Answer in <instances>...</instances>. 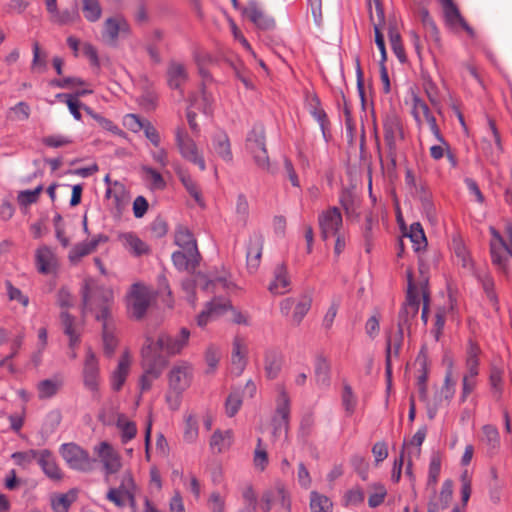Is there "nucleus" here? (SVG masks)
I'll use <instances>...</instances> for the list:
<instances>
[{"instance_id": "obj_1", "label": "nucleus", "mask_w": 512, "mask_h": 512, "mask_svg": "<svg viewBox=\"0 0 512 512\" xmlns=\"http://www.w3.org/2000/svg\"><path fill=\"white\" fill-rule=\"evenodd\" d=\"M82 315L90 312L96 320H105L112 317L111 309L114 303L113 290L99 284L92 278L84 281L81 287Z\"/></svg>"}, {"instance_id": "obj_2", "label": "nucleus", "mask_w": 512, "mask_h": 512, "mask_svg": "<svg viewBox=\"0 0 512 512\" xmlns=\"http://www.w3.org/2000/svg\"><path fill=\"white\" fill-rule=\"evenodd\" d=\"M190 331L183 327L176 337L161 333L155 341L151 336L145 337L143 346H149L156 355L168 357L176 355L188 344Z\"/></svg>"}, {"instance_id": "obj_3", "label": "nucleus", "mask_w": 512, "mask_h": 512, "mask_svg": "<svg viewBox=\"0 0 512 512\" xmlns=\"http://www.w3.org/2000/svg\"><path fill=\"white\" fill-rule=\"evenodd\" d=\"M492 238L490 240V254L494 266L505 275H508L509 264L512 259V226L507 227L509 243H507L501 234L490 227Z\"/></svg>"}, {"instance_id": "obj_4", "label": "nucleus", "mask_w": 512, "mask_h": 512, "mask_svg": "<svg viewBox=\"0 0 512 512\" xmlns=\"http://www.w3.org/2000/svg\"><path fill=\"white\" fill-rule=\"evenodd\" d=\"M59 453L66 465L75 471L91 472L97 466V459L92 457L87 450L74 442L64 443L59 448Z\"/></svg>"}, {"instance_id": "obj_5", "label": "nucleus", "mask_w": 512, "mask_h": 512, "mask_svg": "<svg viewBox=\"0 0 512 512\" xmlns=\"http://www.w3.org/2000/svg\"><path fill=\"white\" fill-rule=\"evenodd\" d=\"M141 358L144 373L140 378V388L144 392L151 388L153 381L161 375L168 361L165 356H158L152 352L149 346L142 347Z\"/></svg>"}, {"instance_id": "obj_6", "label": "nucleus", "mask_w": 512, "mask_h": 512, "mask_svg": "<svg viewBox=\"0 0 512 512\" xmlns=\"http://www.w3.org/2000/svg\"><path fill=\"white\" fill-rule=\"evenodd\" d=\"M246 148L253 155L256 165L261 169L269 168L266 149L265 130L262 124H255L247 135Z\"/></svg>"}, {"instance_id": "obj_7", "label": "nucleus", "mask_w": 512, "mask_h": 512, "mask_svg": "<svg viewBox=\"0 0 512 512\" xmlns=\"http://www.w3.org/2000/svg\"><path fill=\"white\" fill-rule=\"evenodd\" d=\"M152 300V292L146 286L135 283L127 296V307L131 316L137 320L143 318Z\"/></svg>"}, {"instance_id": "obj_8", "label": "nucleus", "mask_w": 512, "mask_h": 512, "mask_svg": "<svg viewBox=\"0 0 512 512\" xmlns=\"http://www.w3.org/2000/svg\"><path fill=\"white\" fill-rule=\"evenodd\" d=\"M407 280L408 287L406 301L402 305L398 315V327L402 329H408L410 327L411 320L418 314L420 305L417 288L414 284L413 276L410 271L407 273Z\"/></svg>"}, {"instance_id": "obj_9", "label": "nucleus", "mask_w": 512, "mask_h": 512, "mask_svg": "<svg viewBox=\"0 0 512 512\" xmlns=\"http://www.w3.org/2000/svg\"><path fill=\"white\" fill-rule=\"evenodd\" d=\"M278 392L276 409L272 418L273 435L275 437H280L282 434L287 435L290 420L289 396L283 387H279Z\"/></svg>"}, {"instance_id": "obj_10", "label": "nucleus", "mask_w": 512, "mask_h": 512, "mask_svg": "<svg viewBox=\"0 0 512 512\" xmlns=\"http://www.w3.org/2000/svg\"><path fill=\"white\" fill-rule=\"evenodd\" d=\"M175 140L182 157L197 165L200 170L204 171L206 169L204 158L199 155L195 141L187 134L183 127H178L176 129Z\"/></svg>"}, {"instance_id": "obj_11", "label": "nucleus", "mask_w": 512, "mask_h": 512, "mask_svg": "<svg viewBox=\"0 0 512 512\" xmlns=\"http://www.w3.org/2000/svg\"><path fill=\"white\" fill-rule=\"evenodd\" d=\"M93 451L97 455V463L100 462L102 464L106 476L115 474L121 469V457L108 442H100L94 446Z\"/></svg>"}, {"instance_id": "obj_12", "label": "nucleus", "mask_w": 512, "mask_h": 512, "mask_svg": "<svg viewBox=\"0 0 512 512\" xmlns=\"http://www.w3.org/2000/svg\"><path fill=\"white\" fill-rule=\"evenodd\" d=\"M82 377L84 387L92 393L93 398H98L100 369L98 360L90 348L86 352Z\"/></svg>"}, {"instance_id": "obj_13", "label": "nucleus", "mask_w": 512, "mask_h": 512, "mask_svg": "<svg viewBox=\"0 0 512 512\" xmlns=\"http://www.w3.org/2000/svg\"><path fill=\"white\" fill-rule=\"evenodd\" d=\"M318 223L324 240L332 235H337L343 224L340 210L337 207H330L322 211L318 216Z\"/></svg>"}, {"instance_id": "obj_14", "label": "nucleus", "mask_w": 512, "mask_h": 512, "mask_svg": "<svg viewBox=\"0 0 512 512\" xmlns=\"http://www.w3.org/2000/svg\"><path fill=\"white\" fill-rule=\"evenodd\" d=\"M106 497L117 507L122 508L129 505L133 510L136 509V485L134 482H121L118 488H111Z\"/></svg>"}, {"instance_id": "obj_15", "label": "nucleus", "mask_w": 512, "mask_h": 512, "mask_svg": "<svg viewBox=\"0 0 512 512\" xmlns=\"http://www.w3.org/2000/svg\"><path fill=\"white\" fill-rule=\"evenodd\" d=\"M131 32L130 25L121 16L107 18L103 25L102 37L105 43L115 46L120 34L128 35Z\"/></svg>"}, {"instance_id": "obj_16", "label": "nucleus", "mask_w": 512, "mask_h": 512, "mask_svg": "<svg viewBox=\"0 0 512 512\" xmlns=\"http://www.w3.org/2000/svg\"><path fill=\"white\" fill-rule=\"evenodd\" d=\"M404 340V329L397 327L395 332H391L386 338V357L385 373L390 382L392 376V358H398Z\"/></svg>"}, {"instance_id": "obj_17", "label": "nucleus", "mask_w": 512, "mask_h": 512, "mask_svg": "<svg viewBox=\"0 0 512 512\" xmlns=\"http://www.w3.org/2000/svg\"><path fill=\"white\" fill-rule=\"evenodd\" d=\"M191 379L192 368L185 362L174 365L169 372V386L177 395L190 386Z\"/></svg>"}, {"instance_id": "obj_18", "label": "nucleus", "mask_w": 512, "mask_h": 512, "mask_svg": "<svg viewBox=\"0 0 512 512\" xmlns=\"http://www.w3.org/2000/svg\"><path fill=\"white\" fill-rule=\"evenodd\" d=\"M248 346L245 339L241 336H235L232 342L231 351V369L239 376L243 373L247 365Z\"/></svg>"}, {"instance_id": "obj_19", "label": "nucleus", "mask_w": 512, "mask_h": 512, "mask_svg": "<svg viewBox=\"0 0 512 512\" xmlns=\"http://www.w3.org/2000/svg\"><path fill=\"white\" fill-rule=\"evenodd\" d=\"M242 13L259 29L271 30L275 27V20L267 15L255 1H250L243 8Z\"/></svg>"}, {"instance_id": "obj_20", "label": "nucleus", "mask_w": 512, "mask_h": 512, "mask_svg": "<svg viewBox=\"0 0 512 512\" xmlns=\"http://www.w3.org/2000/svg\"><path fill=\"white\" fill-rule=\"evenodd\" d=\"M201 256L199 251L192 252L180 249L172 254V262L179 271L193 272L199 265Z\"/></svg>"}, {"instance_id": "obj_21", "label": "nucleus", "mask_w": 512, "mask_h": 512, "mask_svg": "<svg viewBox=\"0 0 512 512\" xmlns=\"http://www.w3.org/2000/svg\"><path fill=\"white\" fill-rule=\"evenodd\" d=\"M263 244L264 238L261 234L254 233L250 236L246 253L247 268L250 272H255L260 265Z\"/></svg>"}, {"instance_id": "obj_22", "label": "nucleus", "mask_w": 512, "mask_h": 512, "mask_svg": "<svg viewBox=\"0 0 512 512\" xmlns=\"http://www.w3.org/2000/svg\"><path fill=\"white\" fill-rule=\"evenodd\" d=\"M426 433H427V428L425 426L419 428L418 431L412 437V439L410 441V444L408 446H404V449L401 452L399 460H395V463H394V468H393V471H392V479L393 480H399L400 477H401V469H402V466H403V463H404V460H405V451H406V449L409 450V449H411L412 446H414V448H413L414 451L413 452L416 455H419V453H420V446L422 445L423 441L425 440Z\"/></svg>"}, {"instance_id": "obj_23", "label": "nucleus", "mask_w": 512, "mask_h": 512, "mask_svg": "<svg viewBox=\"0 0 512 512\" xmlns=\"http://www.w3.org/2000/svg\"><path fill=\"white\" fill-rule=\"evenodd\" d=\"M485 146L483 149L488 153L491 157V161H494L498 158L500 153L502 152L501 138L497 131L496 125L493 120H488V128L487 133L484 137Z\"/></svg>"}, {"instance_id": "obj_24", "label": "nucleus", "mask_w": 512, "mask_h": 512, "mask_svg": "<svg viewBox=\"0 0 512 512\" xmlns=\"http://www.w3.org/2000/svg\"><path fill=\"white\" fill-rule=\"evenodd\" d=\"M107 240L108 238L106 236L99 234L91 240L75 245L69 252V260L72 263H77L81 258L95 251L99 243L106 242Z\"/></svg>"}, {"instance_id": "obj_25", "label": "nucleus", "mask_w": 512, "mask_h": 512, "mask_svg": "<svg viewBox=\"0 0 512 512\" xmlns=\"http://www.w3.org/2000/svg\"><path fill=\"white\" fill-rule=\"evenodd\" d=\"M98 321L102 323V339L104 351L110 357L113 355L118 345V339L115 334V322L112 317Z\"/></svg>"}, {"instance_id": "obj_26", "label": "nucleus", "mask_w": 512, "mask_h": 512, "mask_svg": "<svg viewBox=\"0 0 512 512\" xmlns=\"http://www.w3.org/2000/svg\"><path fill=\"white\" fill-rule=\"evenodd\" d=\"M290 278L284 264H279L274 269V278L268 286V290L275 295H282L289 290Z\"/></svg>"}, {"instance_id": "obj_27", "label": "nucleus", "mask_w": 512, "mask_h": 512, "mask_svg": "<svg viewBox=\"0 0 512 512\" xmlns=\"http://www.w3.org/2000/svg\"><path fill=\"white\" fill-rule=\"evenodd\" d=\"M212 148L214 153L225 162H232L233 154L228 135L219 131L212 138Z\"/></svg>"}, {"instance_id": "obj_28", "label": "nucleus", "mask_w": 512, "mask_h": 512, "mask_svg": "<svg viewBox=\"0 0 512 512\" xmlns=\"http://www.w3.org/2000/svg\"><path fill=\"white\" fill-rule=\"evenodd\" d=\"M78 497V490L73 488L66 493H52L50 495V504L54 512H68L72 503Z\"/></svg>"}, {"instance_id": "obj_29", "label": "nucleus", "mask_w": 512, "mask_h": 512, "mask_svg": "<svg viewBox=\"0 0 512 512\" xmlns=\"http://www.w3.org/2000/svg\"><path fill=\"white\" fill-rule=\"evenodd\" d=\"M130 356L127 352H125L119 362L117 368L114 370L111 376V387L114 391L121 390L122 386L124 385L126 378L129 374L130 370Z\"/></svg>"}, {"instance_id": "obj_30", "label": "nucleus", "mask_w": 512, "mask_h": 512, "mask_svg": "<svg viewBox=\"0 0 512 512\" xmlns=\"http://www.w3.org/2000/svg\"><path fill=\"white\" fill-rule=\"evenodd\" d=\"M188 79V73L183 64L171 61L167 68V82L170 88L179 90Z\"/></svg>"}, {"instance_id": "obj_31", "label": "nucleus", "mask_w": 512, "mask_h": 512, "mask_svg": "<svg viewBox=\"0 0 512 512\" xmlns=\"http://www.w3.org/2000/svg\"><path fill=\"white\" fill-rule=\"evenodd\" d=\"M60 320L63 332L69 338V348H76L80 343V332L76 327L75 318L67 311H62L60 314Z\"/></svg>"}, {"instance_id": "obj_32", "label": "nucleus", "mask_w": 512, "mask_h": 512, "mask_svg": "<svg viewBox=\"0 0 512 512\" xmlns=\"http://www.w3.org/2000/svg\"><path fill=\"white\" fill-rule=\"evenodd\" d=\"M282 368V355L276 349H268L264 356V370L268 379H275Z\"/></svg>"}, {"instance_id": "obj_33", "label": "nucleus", "mask_w": 512, "mask_h": 512, "mask_svg": "<svg viewBox=\"0 0 512 512\" xmlns=\"http://www.w3.org/2000/svg\"><path fill=\"white\" fill-rule=\"evenodd\" d=\"M37 463L42 468L43 472L47 477L56 480L62 478L61 469L58 467L50 451H40Z\"/></svg>"}, {"instance_id": "obj_34", "label": "nucleus", "mask_w": 512, "mask_h": 512, "mask_svg": "<svg viewBox=\"0 0 512 512\" xmlns=\"http://www.w3.org/2000/svg\"><path fill=\"white\" fill-rule=\"evenodd\" d=\"M106 197L112 200L114 206L121 210L128 203V194L125 186L115 181L111 186H109L106 190Z\"/></svg>"}, {"instance_id": "obj_35", "label": "nucleus", "mask_w": 512, "mask_h": 512, "mask_svg": "<svg viewBox=\"0 0 512 512\" xmlns=\"http://www.w3.org/2000/svg\"><path fill=\"white\" fill-rule=\"evenodd\" d=\"M63 386V380L57 376L51 379H45L37 384L38 397L40 399H48L55 396Z\"/></svg>"}, {"instance_id": "obj_36", "label": "nucleus", "mask_w": 512, "mask_h": 512, "mask_svg": "<svg viewBox=\"0 0 512 512\" xmlns=\"http://www.w3.org/2000/svg\"><path fill=\"white\" fill-rule=\"evenodd\" d=\"M314 374L319 386L328 387L330 385V364L322 355L316 357Z\"/></svg>"}, {"instance_id": "obj_37", "label": "nucleus", "mask_w": 512, "mask_h": 512, "mask_svg": "<svg viewBox=\"0 0 512 512\" xmlns=\"http://www.w3.org/2000/svg\"><path fill=\"white\" fill-rule=\"evenodd\" d=\"M384 138L390 150L396 146V138L402 135L401 126L395 117H389L384 121Z\"/></svg>"}, {"instance_id": "obj_38", "label": "nucleus", "mask_w": 512, "mask_h": 512, "mask_svg": "<svg viewBox=\"0 0 512 512\" xmlns=\"http://www.w3.org/2000/svg\"><path fill=\"white\" fill-rule=\"evenodd\" d=\"M312 305V297L309 294L300 295L295 302L294 311L292 313V321L299 325L309 312Z\"/></svg>"}, {"instance_id": "obj_39", "label": "nucleus", "mask_w": 512, "mask_h": 512, "mask_svg": "<svg viewBox=\"0 0 512 512\" xmlns=\"http://www.w3.org/2000/svg\"><path fill=\"white\" fill-rule=\"evenodd\" d=\"M175 244L179 246L180 249H188L194 253L198 251L193 234L183 226H179L175 231Z\"/></svg>"}, {"instance_id": "obj_40", "label": "nucleus", "mask_w": 512, "mask_h": 512, "mask_svg": "<svg viewBox=\"0 0 512 512\" xmlns=\"http://www.w3.org/2000/svg\"><path fill=\"white\" fill-rule=\"evenodd\" d=\"M482 441L487 446L489 454L493 455L500 447V435L498 429L493 425H485L482 428Z\"/></svg>"}, {"instance_id": "obj_41", "label": "nucleus", "mask_w": 512, "mask_h": 512, "mask_svg": "<svg viewBox=\"0 0 512 512\" xmlns=\"http://www.w3.org/2000/svg\"><path fill=\"white\" fill-rule=\"evenodd\" d=\"M232 444V431L216 430L210 440V447L213 451L218 453L224 452Z\"/></svg>"}, {"instance_id": "obj_42", "label": "nucleus", "mask_w": 512, "mask_h": 512, "mask_svg": "<svg viewBox=\"0 0 512 512\" xmlns=\"http://www.w3.org/2000/svg\"><path fill=\"white\" fill-rule=\"evenodd\" d=\"M479 353H480V348L478 347V345H476L473 342H470L468 350H467V358H466L467 373L465 375L477 377V375L479 373V371H478Z\"/></svg>"}, {"instance_id": "obj_43", "label": "nucleus", "mask_w": 512, "mask_h": 512, "mask_svg": "<svg viewBox=\"0 0 512 512\" xmlns=\"http://www.w3.org/2000/svg\"><path fill=\"white\" fill-rule=\"evenodd\" d=\"M54 256L52 251L44 246L37 250L36 253V262L38 266V270L41 273L47 274L51 271L53 266Z\"/></svg>"}, {"instance_id": "obj_44", "label": "nucleus", "mask_w": 512, "mask_h": 512, "mask_svg": "<svg viewBox=\"0 0 512 512\" xmlns=\"http://www.w3.org/2000/svg\"><path fill=\"white\" fill-rule=\"evenodd\" d=\"M440 3L443 8L445 21L448 25L455 26L462 21L463 17L453 0H440Z\"/></svg>"}, {"instance_id": "obj_45", "label": "nucleus", "mask_w": 512, "mask_h": 512, "mask_svg": "<svg viewBox=\"0 0 512 512\" xmlns=\"http://www.w3.org/2000/svg\"><path fill=\"white\" fill-rule=\"evenodd\" d=\"M116 425L120 430L121 440L123 443H127L136 436V424L133 421L128 420L124 415L118 416Z\"/></svg>"}, {"instance_id": "obj_46", "label": "nucleus", "mask_w": 512, "mask_h": 512, "mask_svg": "<svg viewBox=\"0 0 512 512\" xmlns=\"http://www.w3.org/2000/svg\"><path fill=\"white\" fill-rule=\"evenodd\" d=\"M369 18L374 27V30L381 28L385 25V14L380 0H372L371 6H368Z\"/></svg>"}, {"instance_id": "obj_47", "label": "nucleus", "mask_w": 512, "mask_h": 512, "mask_svg": "<svg viewBox=\"0 0 512 512\" xmlns=\"http://www.w3.org/2000/svg\"><path fill=\"white\" fill-rule=\"evenodd\" d=\"M82 12L89 22H96L101 18L102 7L98 0H81Z\"/></svg>"}, {"instance_id": "obj_48", "label": "nucleus", "mask_w": 512, "mask_h": 512, "mask_svg": "<svg viewBox=\"0 0 512 512\" xmlns=\"http://www.w3.org/2000/svg\"><path fill=\"white\" fill-rule=\"evenodd\" d=\"M176 172L181 183L186 188L188 193L195 199L196 202L201 203V192L197 183L192 179V177L187 172L181 169H177Z\"/></svg>"}, {"instance_id": "obj_49", "label": "nucleus", "mask_w": 512, "mask_h": 512, "mask_svg": "<svg viewBox=\"0 0 512 512\" xmlns=\"http://www.w3.org/2000/svg\"><path fill=\"white\" fill-rule=\"evenodd\" d=\"M455 385V381L452 380V369L450 367L446 372L444 384L441 388V391L439 395L435 396V399L439 401V403H442L443 400L447 402L450 401L455 393Z\"/></svg>"}, {"instance_id": "obj_50", "label": "nucleus", "mask_w": 512, "mask_h": 512, "mask_svg": "<svg viewBox=\"0 0 512 512\" xmlns=\"http://www.w3.org/2000/svg\"><path fill=\"white\" fill-rule=\"evenodd\" d=\"M310 509L311 512H331L332 502L324 495L318 494L317 492H311Z\"/></svg>"}, {"instance_id": "obj_51", "label": "nucleus", "mask_w": 512, "mask_h": 512, "mask_svg": "<svg viewBox=\"0 0 512 512\" xmlns=\"http://www.w3.org/2000/svg\"><path fill=\"white\" fill-rule=\"evenodd\" d=\"M235 215L237 222L245 226L249 217V203L247 197L243 193H239L237 195Z\"/></svg>"}, {"instance_id": "obj_52", "label": "nucleus", "mask_w": 512, "mask_h": 512, "mask_svg": "<svg viewBox=\"0 0 512 512\" xmlns=\"http://www.w3.org/2000/svg\"><path fill=\"white\" fill-rule=\"evenodd\" d=\"M126 247L135 255H142L148 252L147 245L132 233H126L122 236Z\"/></svg>"}, {"instance_id": "obj_53", "label": "nucleus", "mask_w": 512, "mask_h": 512, "mask_svg": "<svg viewBox=\"0 0 512 512\" xmlns=\"http://www.w3.org/2000/svg\"><path fill=\"white\" fill-rule=\"evenodd\" d=\"M408 237L414 243V249L416 251L421 250L427 245V240L423 228L420 223H413L410 226V232Z\"/></svg>"}, {"instance_id": "obj_54", "label": "nucleus", "mask_w": 512, "mask_h": 512, "mask_svg": "<svg viewBox=\"0 0 512 512\" xmlns=\"http://www.w3.org/2000/svg\"><path fill=\"white\" fill-rule=\"evenodd\" d=\"M482 288L491 303V305L497 310L498 309V297L495 292V283L492 277L488 274L479 278Z\"/></svg>"}, {"instance_id": "obj_55", "label": "nucleus", "mask_w": 512, "mask_h": 512, "mask_svg": "<svg viewBox=\"0 0 512 512\" xmlns=\"http://www.w3.org/2000/svg\"><path fill=\"white\" fill-rule=\"evenodd\" d=\"M79 19L80 16L77 10H57L56 13L51 15V21L59 25H67L70 23H74Z\"/></svg>"}, {"instance_id": "obj_56", "label": "nucleus", "mask_w": 512, "mask_h": 512, "mask_svg": "<svg viewBox=\"0 0 512 512\" xmlns=\"http://www.w3.org/2000/svg\"><path fill=\"white\" fill-rule=\"evenodd\" d=\"M43 191V186L39 185L33 190H23L17 195V202L22 207H27L38 201L40 193Z\"/></svg>"}, {"instance_id": "obj_57", "label": "nucleus", "mask_w": 512, "mask_h": 512, "mask_svg": "<svg viewBox=\"0 0 512 512\" xmlns=\"http://www.w3.org/2000/svg\"><path fill=\"white\" fill-rule=\"evenodd\" d=\"M412 113L418 123L422 121V118L427 120L428 117L433 116L428 105L418 97H414L413 99Z\"/></svg>"}, {"instance_id": "obj_58", "label": "nucleus", "mask_w": 512, "mask_h": 512, "mask_svg": "<svg viewBox=\"0 0 512 512\" xmlns=\"http://www.w3.org/2000/svg\"><path fill=\"white\" fill-rule=\"evenodd\" d=\"M221 358V351L220 349L215 345H210L205 352V362L208 366L207 373H213L220 361Z\"/></svg>"}, {"instance_id": "obj_59", "label": "nucleus", "mask_w": 512, "mask_h": 512, "mask_svg": "<svg viewBox=\"0 0 512 512\" xmlns=\"http://www.w3.org/2000/svg\"><path fill=\"white\" fill-rule=\"evenodd\" d=\"M61 413L58 410L50 411L43 422L42 431L46 434L53 433L61 422Z\"/></svg>"}, {"instance_id": "obj_60", "label": "nucleus", "mask_w": 512, "mask_h": 512, "mask_svg": "<svg viewBox=\"0 0 512 512\" xmlns=\"http://www.w3.org/2000/svg\"><path fill=\"white\" fill-rule=\"evenodd\" d=\"M205 307L207 310H211L210 314L214 318L223 314L228 308L232 309L230 302L224 298H214Z\"/></svg>"}, {"instance_id": "obj_61", "label": "nucleus", "mask_w": 512, "mask_h": 512, "mask_svg": "<svg viewBox=\"0 0 512 512\" xmlns=\"http://www.w3.org/2000/svg\"><path fill=\"white\" fill-rule=\"evenodd\" d=\"M198 437V422L193 415H188L185 419L184 439L192 443Z\"/></svg>"}, {"instance_id": "obj_62", "label": "nucleus", "mask_w": 512, "mask_h": 512, "mask_svg": "<svg viewBox=\"0 0 512 512\" xmlns=\"http://www.w3.org/2000/svg\"><path fill=\"white\" fill-rule=\"evenodd\" d=\"M56 98L61 101H65L67 103L70 113L73 115V117L76 120L81 119V113H80L81 103L73 95L59 93L56 95Z\"/></svg>"}, {"instance_id": "obj_63", "label": "nucleus", "mask_w": 512, "mask_h": 512, "mask_svg": "<svg viewBox=\"0 0 512 512\" xmlns=\"http://www.w3.org/2000/svg\"><path fill=\"white\" fill-rule=\"evenodd\" d=\"M389 40H390L392 50L395 53V55L397 56V58L400 60V62H404L406 60V55H405L403 45L401 43L400 34L397 31L390 29Z\"/></svg>"}, {"instance_id": "obj_64", "label": "nucleus", "mask_w": 512, "mask_h": 512, "mask_svg": "<svg viewBox=\"0 0 512 512\" xmlns=\"http://www.w3.org/2000/svg\"><path fill=\"white\" fill-rule=\"evenodd\" d=\"M30 106L24 102H18L15 106L10 108L11 118L13 120L25 121L30 117Z\"/></svg>"}]
</instances>
